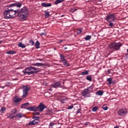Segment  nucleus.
Listing matches in <instances>:
<instances>
[{
    "mask_svg": "<svg viewBox=\"0 0 128 128\" xmlns=\"http://www.w3.org/2000/svg\"><path fill=\"white\" fill-rule=\"evenodd\" d=\"M102 108L104 110H108V106H102Z\"/></svg>",
    "mask_w": 128,
    "mask_h": 128,
    "instance_id": "nucleus-34",
    "label": "nucleus"
},
{
    "mask_svg": "<svg viewBox=\"0 0 128 128\" xmlns=\"http://www.w3.org/2000/svg\"><path fill=\"white\" fill-rule=\"evenodd\" d=\"M86 79L87 80H89V82H92V75H89L86 76Z\"/></svg>",
    "mask_w": 128,
    "mask_h": 128,
    "instance_id": "nucleus-25",
    "label": "nucleus"
},
{
    "mask_svg": "<svg viewBox=\"0 0 128 128\" xmlns=\"http://www.w3.org/2000/svg\"><path fill=\"white\" fill-rule=\"evenodd\" d=\"M88 124H90V122H86L84 124V126H88Z\"/></svg>",
    "mask_w": 128,
    "mask_h": 128,
    "instance_id": "nucleus-48",
    "label": "nucleus"
},
{
    "mask_svg": "<svg viewBox=\"0 0 128 128\" xmlns=\"http://www.w3.org/2000/svg\"><path fill=\"white\" fill-rule=\"evenodd\" d=\"M108 26H114V23H112V22H108Z\"/></svg>",
    "mask_w": 128,
    "mask_h": 128,
    "instance_id": "nucleus-42",
    "label": "nucleus"
},
{
    "mask_svg": "<svg viewBox=\"0 0 128 128\" xmlns=\"http://www.w3.org/2000/svg\"><path fill=\"white\" fill-rule=\"evenodd\" d=\"M54 124H56L52 122H50V128H52V126H54Z\"/></svg>",
    "mask_w": 128,
    "mask_h": 128,
    "instance_id": "nucleus-35",
    "label": "nucleus"
},
{
    "mask_svg": "<svg viewBox=\"0 0 128 128\" xmlns=\"http://www.w3.org/2000/svg\"><path fill=\"white\" fill-rule=\"evenodd\" d=\"M15 10H17L16 14H18V16L22 20H26L28 18V9L26 7H24L20 10L18 9Z\"/></svg>",
    "mask_w": 128,
    "mask_h": 128,
    "instance_id": "nucleus-2",
    "label": "nucleus"
},
{
    "mask_svg": "<svg viewBox=\"0 0 128 128\" xmlns=\"http://www.w3.org/2000/svg\"><path fill=\"white\" fill-rule=\"evenodd\" d=\"M41 6H44V8H48L50 6H52V4L42 2V3Z\"/></svg>",
    "mask_w": 128,
    "mask_h": 128,
    "instance_id": "nucleus-16",
    "label": "nucleus"
},
{
    "mask_svg": "<svg viewBox=\"0 0 128 128\" xmlns=\"http://www.w3.org/2000/svg\"><path fill=\"white\" fill-rule=\"evenodd\" d=\"M18 48H26V44H22V42H20L18 44Z\"/></svg>",
    "mask_w": 128,
    "mask_h": 128,
    "instance_id": "nucleus-19",
    "label": "nucleus"
},
{
    "mask_svg": "<svg viewBox=\"0 0 128 128\" xmlns=\"http://www.w3.org/2000/svg\"><path fill=\"white\" fill-rule=\"evenodd\" d=\"M2 42V40H0V44H1Z\"/></svg>",
    "mask_w": 128,
    "mask_h": 128,
    "instance_id": "nucleus-52",
    "label": "nucleus"
},
{
    "mask_svg": "<svg viewBox=\"0 0 128 128\" xmlns=\"http://www.w3.org/2000/svg\"><path fill=\"white\" fill-rule=\"evenodd\" d=\"M34 116H38V114H40V112H34Z\"/></svg>",
    "mask_w": 128,
    "mask_h": 128,
    "instance_id": "nucleus-45",
    "label": "nucleus"
},
{
    "mask_svg": "<svg viewBox=\"0 0 128 128\" xmlns=\"http://www.w3.org/2000/svg\"><path fill=\"white\" fill-rule=\"evenodd\" d=\"M28 124V126H38V122L35 120H33L32 121H30Z\"/></svg>",
    "mask_w": 128,
    "mask_h": 128,
    "instance_id": "nucleus-13",
    "label": "nucleus"
},
{
    "mask_svg": "<svg viewBox=\"0 0 128 128\" xmlns=\"http://www.w3.org/2000/svg\"><path fill=\"white\" fill-rule=\"evenodd\" d=\"M22 88L23 89V95L22 96V98H24L26 97V96H28V92L30 90V87L28 86H23L22 87Z\"/></svg>",
    "mask_w": 128,
    "mask_h": 128,
    "instance_id": "nucleus-5",
    "label": "nucleus"
},
{
    "mask_svg": "<svg viewBox=\"0 0 128 128\" xmlns=\"http://www.w3.org/2000/svg\"><path fill=\"white\" fill-rule=\"evenodd\" d=\"M80 110H82V109H78L77 114H80Z\"/></svg>",
    "mask_w": 128,
    "mask_h": 128,
    "instance_id": "nucleus-47",
    "label": "nucleus"
},
{
    "mask_svg": "<svg viewBox=\"0 0 128 128\" xmlns=\"http://www.w3.org/2000/svg\"><path fill=\"white\" fill-rule=\"evenodd\" d=\"M40 34L41 36H46V32H41Z\"/></svg>",
    "mask_w": 128,
    "mask_h": 128,
    "instance_id": "nucleus-41",
    "label": "nucleus"
},
{
    "mask_svg": "<svg viewBox=\"0 0 128 128\" xmlns=\"http://www.w3.org/2000/svg\"><path fill=\"white\" fill-rule=\"evenodd\" d=\"M108 72H110V70H108Z\"/></svg>",
    "mask_w": 128,
    "mask_h": 128,
    "instance_id": "nucleus-54",
    "label": "nucleus"
},
{
    "mask_svg": "<svg viewBox=\"0 0 128 128\" xmlns=\"http://www.w3.org/2000/svg\"><path fill=\"white\" fill-rule=\"evenodd\" d=\"M62 42H64V40H60L59 41H58V44H62Z\"/></svg>",
    "mask_w": 128,
    "mask_h": 128,
    "instance_id": "nucleus-46",
    "label": "nucleus"
},
{
    "mask_svg": "<svg viewBox=\"0 0 128 128\" xmlns=\"http://www.w3.org/2000/svg\"><path fill=\"white\" fill-rule=\"evenodd\" d=\"M32 119L38 123L40 122V116H34L32 117Z\"/></svg>",
    "mask_w": 128,
    "mask_h": 128,
    "instance_id": "nucleus-20",
    "label": "nucleus"
},
{
    "mask_svg": "<svg viewBox=\"0 0 128 128\" xmlns=\"http://www.w3.org/2000/svg\"><path fill=\"white\" fill-rule=\"evenodd\" d=\"M38 71H29V72H24V74H28V76H30V74H36Z\"/></svg>",
    "mask_w": 128,
    "mask_h": 128,
    "instance_id": "nucleus-17",
    "label": "nucleus"
},
{
    "mask_svg": "<svg viewBox=\"0 0 128 128\" xmlns=\"http://www.w3.org/2000/svg\"><path fill=\"white\" fill-rule=\"evenodd\" d=\"M122 44L120 42H112L109 45V48L110 50H118L120 48Z\"/></svg>",
    "mask_w": 128,
    "mask_h": 128,
    "instance_id": "nucleus-3",
    "label": "nucleus"
},
{
    "mask_svg": "<svg viewBox=\"0 0 128 128\" xmlns=\"http://www.w3.org/2000/svg\"><path fill=\"white\" fill-rule=\"evenodd\" d=\"M116 18L114 14H109L106 16V20L108 22H114Z\"/></svg>",
    "mask_w": 128,
    "mask_h": 128,
    "instance_id": "nucleus-7",
    "label": "nucleus"
},
{
    "mask_svg": "<svg viewBox=\"0 0 128 128\" xmlns=\"http://www.w3.org/2000/svg\"><path fill=\"white\" fill-rule=\"evenodd\" d=\"M45 18H48L50 16V12L45 11Z\"/></svg>",
    "mask_w": 128,
    "mask_h": 128,
    "instance_id": "nucleus-32",
    "label": "nucleus"
},
{
    "mask_svg": "<svg viewBox=\"0 0 128 128\" xmlns=\"http://www.w3.org/2000/svg\"><path fill=\"white\" fill-rule=\"evenodd\" d=\"M119 126H114V128H118Z\"/></svg>",
    "mask_w": 128,
    "mask_h": 128,
    "instance_id": "nucleus-53",
    "label": "nucleus"
},
{
    "mask_svg": "<svg viewBox=\"0 0 128 128\" xmlns=\"http://www.w3.org/2000/svg\"><path fill=\"white\" fill-rule=\"evenodd\" d=\"M90 38H92V36H90V35L86 36L84 38L85 40H90Z\"/></svg>",
    "mask_w": 128,
    "mask_h": 128,
    "instance_id": "nucleus-27",
    "label": "nucleus"
},
{
    "mask_svg": "<svg viewBox=\"0 0 128 128\" xmlns=\"http://www.w3.org/2000/svg\"><path fill=\"white\" fill-rule=\"evenodd\" d=\"M126 58H128V53L126 54Z\"/></svg>",
    "mask_w": 128,
    "mask_h": 128,
    "instance_id": "nucleus-49",
    "label": "nucleus"
},
{
    "mask_svg": "<svg viewBox=\"0 0 128 128\" xmlns=\"http://www.w3.org/2000/svg\"><path fill=\"white\" fill-rule=\"evenodd\" d=\"M51 88H62V83L60 82H54L52 84L50 85Z\"/></svg>",
    "mask_w": 128,
    "mask_h": 128,
    "instance_id": "nucleus-9",
    "label": "nucleus"
},
{
    "mask_svg": "<svg viewBox=\"0 0 128 128\" xmlns=\"http://www.w3.org/2000/svg\"><path fill=\"white\" fill-rule=\"evenodd\" d=\"M16 118V116H12V114H10L8 116V118H10V120H12V118Z\"/></svg>",
    "mask_w": 128,
    "mask_h": 128,
    "instance_id": "nucleus-33",
    "label": "nucleus"
},
{
    "mask_svg": "<svg viewBox=\"0 0 128 128\" xmlns=\"http://www.w3.org/2000/svg\"><path fill=\"white\" fill-rule=\"evenodd\" d=\"M96 94L98 96H102L104 94V91L99 90L96 92Z\"/></svg>",
    "mask_w": 128,
    "mask_h": 128,
    "instance_id": "nucleus-21",
    "label": "nucleus"
},
{
    "mask_svg": "<svg viewBox=\"0 0 128 128\" xmlns=\"http://www.w3.org/2000/svg\"><path fill=\"white\" fill-rule=\"evenodd\" d=\"M27 110L31 112H36V111H38V106H33L32 107L28 108Z\"/></svg>",
    "mask_w": 128,
    "mask_h": 128,
    "instance_id": "nucleus-12",
    "label": "nucleus"
},
{
    "mask_svg": "<svg viewBox=\"0 0 128 128\" xmlns=\"http://www.w3.org/2000/svg\"><path fill=\"white\" fill-rule=\"evenodd\" d=\"M32 70H34V71H33V72H38V68H35V67H33V66H32Z\"/></svg>",
    "mask_w": 128,
    "mask_h": 128,
    "instance_id": "nucleus-38",
    "label": "nucleus"
},
{
    "mask_svg": "<svg viewBox=\"0 0 128 128\" xmlns=\"http://www.w3.org/2000/svg\"><path fill=\"white\" fill-rule=\"evenodd\" d=\"M22 6V2H16L9 5L8 10H6L4 13V18L8 20L9 18H14L18 12L17 10L14 9V6L16 8H21Z\"/></svg>",
    "mask_w": 128,
    "mask_h": 128,
    "instance_id": "nucleus-1",
    "label": "nucleus"
},
{
    "mask_svg": "<svg viewBox=\"0 0 128 128\" xmlns=\"http://www.w3.org/2000/svg\"><path fill=\"white\" fill-rule=\"evenodd\" d=\"M22 98H20L18 96H15L12 98L13 102H14V104H18L20 102H22Z\"/></svg>",
    "mask_w": 128,
    "mask_h": 128,
    "instance_id": "nucleus-10",
    "label": "nucleus"
},
{
    "mask_svg": "<svg viewBox=\"0 0 128 128\" xmlns=\"http://www.w3.org/2000/svg\"><path fill=\"white\" fill-rule=\"evenodd\" d=\"M28 106H30V103L26 102L22 104L20 108H25V110H28Z\"/></svg>",
    "mask_w": 128,
    "mask_h": 128,
    "instance_id": "nucleus-15",
    "label": "nucleus"
},
{
    "mask_svg": "<svg viewBox=\"0 0 128 128\" xmlns=\"http://www.w3.org/2000/svg\"><path fill=\"white\" fill-rule=\"evenodd\" d=\"M48 90L52 91V88H50V89H48Z\"/></svg>",
    "mask_w": 128,
    "mask_h": 128,
    "instance_id": "nucleus-50",
    "label": "nucleus"
},
{
    "mask_svg": "<svg viewBox=\"0 0 128 128\" xmlns=\"http://www.w3.org/2000/svg\"><path fill=\"white\" fill-rule=\"evenodd\" d=\"M60 62H62L64 66H70V64L68 62V60H66V56H64V54H60Z\"/></svg>",
    "mask_w": 128,
    "mask_h": 128,
    "instance_id": "nucleus-8",
    "label": "nucleus"
},
{
    "mask_svg": "<svg viewBox=\"0 0 128 128\" xmlns=\"http://www.w3.org/2000/svg\"><path fill=\"white\" fill-rule=\"evenodd\" d=\"M72 108H74V106H70L68 108V110H72Z\"/></svg>",
    "mask_w": 128,
    "mask_h": 128,
    "instance_id": "nucleus-44",
    "label": "nucleus"
},
{
    "mask_svg": "<svg viewBox=\"0 0 128 128\" xmlns=\"http://www.w3.org/2000/svg\"><path fill=\"white\" fill-rule=\"evenodd\" d=\"M37 108H38V111L42 112L44 110L46 106L43 103H40Z\"/></svg>",
    "mask_w": 128,
    "mask_h": 128,
    "instance_id": "nucleus-11",
    "label": "nucleus"
},
{
    "mask_svg": "<svg viewBox=\"0 0 128 128\" xmlns=\"http://www.w3.org/2000/svg\"><path fill=\"white\" fill-rule=\"evenodd\" d=\"M98 110V107L95 106L92 108V112H96Z\"/></svg>",
    "mask_w": 128,
    "mask_h": 128,
    "instance_id": "nucleus-28",
    "label": "nucleus"
},
{
    "mask_svg": "<svg viewBox=\"0 0 128 128\" xmlns=\"http://www.w3.org/2000/svg\"><path fill=\"white\" fill-rule=\"evenodd\" d=\"M107 82H108V84H109V86H110V84H112V78H108L107 79Z\"/></svg>",
    "mask_w": 128,
    "mask_h": 128,
    "instance_id": "nucleus-23",
    "label": "nucleus"
},
{
    "mask_svg": "<svg viewBox=\"0 0 128 128\" xmlns=\"http://www.w3.org/2000/svg\"><path fill=\"white\" fill-rule=\"evenodd\" d=\"M92 90V88L89 86L84 90L82 92V96L84 98H90V92Z\"/></svg>",
    "mask_w": 128,
    "mask_h": 128,
    "instance_id": "nucleus-4",
    "label": "nucleus"
},
{
    "mask_svg": "<svg viewBox=\"0 0 128 128\" xmlns=\"http://www.w3.org/2000/svg\"><path fill=\"white\" fill-rule=\"evenodd\" d=\"M64 50H68V48L67 47H64Z\"/></svg>",
    "mask_w": 128,
    "mask_h": 128,
    "instance_id": "nucleus-51",
    "label": "nucleus"
},
{
    "mask_svg": "<svg viewBox=\"0 0 128 128\" xmlns=\"http://www.w3.org/2000/svg\"><path fill=\"white\" fill-rule=\"evenodd\" d=\"M32 66H42V63H36V64H32Z\"/></svg>",
    "mask_w": 128,
    "mask_h": 128,
    "instance_id": "nucleus-29",
    "label": "nucleus"
},
{
    "mask_svg": "<svg viewBox=\"0 0 128 128\" xmlns=\"http://www.w3.org/2000/svg\"><path fill=\"white\" fill-rule=\"evenodd\" d=\"M76 9L71 8V9L70 10V12H76Z\"/></svg>",
    "mask_w": 128,
    "mask_h": 128,
    "instance_id": "nucleus-43",
    "label": "nucleus"
},
{
    "mask_svg": "<svg viewBox=\"0 0 128 128\" xmlns=\"http://www.w3.org/2000/svg\"><path fill=\"white\" fill-rule=\"evenodd\" d=\"M82 32V28H80L78 29L77 34H81Z\"/></svg>",
    "mask_w": 128,
    "mask_h": 128,
    "instance_id": "nucleus-39",
    "label": "nucleus"
},
{
    "mask_svg": "<svg viewBox=\"0 0 128 128\" xmlns=\"http://www.w3.org/2000/svg\"><path fill=\"white\" fill-rule=\"evenodd\" d=\"M118 114L119 116H126L128 114V109L126 108H122L120 109Z\"/></svg>",
    "mask_w": 128,
    "mask_h": 128,
    "instance_id": "nucleus-6",
    "label": "nucleus"
},
{
    "mask_svg": "<svg viewBox=\"0 0 128 128\" xmlns=\"http://www.w3.org/2000/svg\"><path fill=\"white\" fill-rule=\"evenodd\" d=\"M35 46L37 48H40V42L36 41L35 44Z\"/></svg>",
    "mask_w": 128,
    "mask_h": 128,
    "instance_id": "nucleus-31",
    "label": "nucleus"
},
{
    "mask_svg": "<svg viewBox=\"0 0 128 128\" xmlns=\"http://www.w3.org/2000/svg\"><path fill=\"white\" fill-rule=\"evenodd\" d=\"M16 118H26V114L22 113H18L16 116Z\"/></svg>",
    "mask_w": 128,
    "mask_h": 128,
    "instance_id": "nucleus-14",
    "label": "nucleus"
},
{
    "mask_svg": "<svg viewBox=\"0 0 128 128\" xmlns=\"http://www.w3.org/2000/svg\"><path fill=\"white\" fill-rule=\"evenodd\" d=\"M88 71L87 70L81 72V76H88Z\"/></svg>",
    "mask_w": 128,
    "mask_h": 128,
    "instance_id": "nucleus-22",
    "label": "nucleus"
},
{
    "mask_svg": "<svg viewBox=\"0 0 128 128\" xmlns=\"http://www.w3.org/2000/svg\"><path fill=\"white\" fill-rule=\"evenodd\" d=\"M29 44H31V46H34V42L32 40H30L29 41Z\"/></svg>",
    "mask_w": 128,
    "mask_h": 128,
    "instance_id": "nucleus-40",
    "label": "nucleus"
},
{
    "mask_svg": "<svg viewBox=\"0 0 128 128\" xmlns=\"http://www.w3.org/2000/svg\"><path fill=\"white\" fill-rule=\"evenodd\" d=\"M6 111V108H2L0 109L1 114H4V112Z\"/></svg>",
    "mask_w": 128,
    "mask_h": 128,
    "instance_id": "nucleus-37",
    "label": "nucleus"
},
{
    "mask_svg": "<svg viewBox=\"0 0 128 128\" xmlns=\"http://www.w3.org/2000/svg\"><path fill=\"white\" fill-rule=\"evenodd\" d=\"M65 0H56L54 2L55 4H60L62 2H64Z\"/></svg>",
    "mask_w": 128,
    "mask_h": 128,
    "instance_id": "nucleus-26",
    "label": "nucleus"
},
{
    "mask_svg": "<svg viewBox=\"0 0 128 128\" xmlns=\"http://www.w3.org/2000/svg\"><path fill=\"white\" fill-rule=\"evenodd\" d=\"M68 100V98H66L62 99L60 100V102H62V104H64V102H66V100Z\"/></svg>",
    "mask_w": 128,
    "mask_h": 128,
    "instance_id": "nucleus-36",
    "label": "nucleus"
},
{
    "mask_svg": "<svg viewBox=\"0 0 128 128\" xmlns=\"http://www.w3.org/2000/svg\"><path fill=\"white\" fill-rule=\"evenodd\" d=\"M16 51H8L6 52V54H16Z\"/></svg>",
    "mask_w": 128,
    "mask_h": 128,
    "instance_id": "nucleus-24",
    "label": "nucleus"
},
{
    "mask_svg": "<svg viewBox=\"0 0 128 128\" xmlns=\"http://www.w3.org/2000/svg\"><path fill=\"white\" fill-rule=\"evenodd\" d=\"M11 112L12 114H16L18 112V110H16V108H14L12 110Z\"/></svg>",
    "mask_w": 128,
    "mask_h": 128,
    "instance_id": "nucleus-30",
    "label": "nucleus"
},
{
    "mask_svg": "<svg viewBox=\"0 0 128 128\" xmlns=\"http://www.w3.org/2000/svg\"><path fill=\"white\" fill-rule=\"evenodd\" d=\"M32 66L26 68L24 70L22 71V72H30V70H32Z\"/></svg>",
    "mask_w": 128,
    "mask_h": 128,
    "instance_id": "nucleus-18",
    "label": "nucleus"
}]
</instances>
